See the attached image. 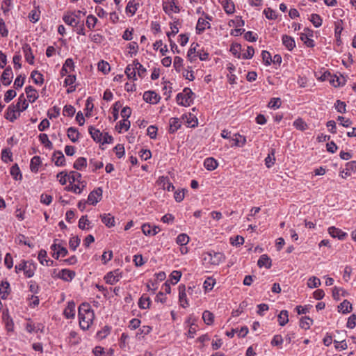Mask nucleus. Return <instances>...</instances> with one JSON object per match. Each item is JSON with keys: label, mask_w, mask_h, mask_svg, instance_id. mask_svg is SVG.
Here are the masks:
<instances>
[{"label": "nucleus", "mask_w": 356, "mask_h": 356, "mask_svg": "<svg viewBox=\"0 0 356 356\" xmlns=\"http://www.w3.org/2000/svg\"><path fill=\"white\" fill-rule=\"evenodd\" d=\"M79 323L83 330H89L95 320V312L88 303H82L78 309Z\"/></svg>", "instance_id": "nucleus-1"}, {"label": "nucleus", "mask_w": 356, "mask_h": 356, "mask_svg": "<svg viewBox=\"0 0 356 356\" xmlns=\"http://www.w3.org/2000/svg\"><path fill=\"white\" fill-rule=\"evenodd\" d=\"M37 268L36 264L32 260H21L15 266V271L16 273L23 272L24 275L26 278L33 277Z\"/></svg>", "instance_id": "nucleus-2"}, {"label": "nucleus", "mask_w": 356, "mask_h": 356, "mask_svg": "<svg viewBox=\"0 0 356 356\" xmlns=\"http://www.w3.org/2000/svg\"><path fill=\"white\" fill-rule=\"evenodd\" d=\"M194 93L189 88H185L181 92L177 95L176 102L177 104L182 106H189L193 102V96Z\"/></svg>", "instance_id": "nucleus-3"}, {"label": "nucleus", "mask_w": 356, "mask_h": 356, "mask_svg": "<svg viewBox=\"0 0 356 356\" xmlns=\"http://www.w3.org/2000/svg\"><path fill=\"white\" fill-rule=\"evenodd\" d=\"M203 260L211 265L218 266L225 260L223 253L209 251L203 254Z\"/></svg>", "instance_id": "nucleus-4"}, {"label": "nucleus", "mask_w": 356, "mask_h": 356, "mask_svg": "<svg viewBox=\"0 0 356 356\" xmlns=\"http://www.w3.org/2000/svg\"><path fill=\"white\" fill-rule=\"evenodd\" d=\"M81 10L67 11L62 17L63 22L72 28H74L81 21Z\"/></svg>", "instance_id": "nucleus-5"}, {"label": "nucleus", "mask_w": 356, "mask_h": 356, "mask_svg": "<svg viewBox=\"0 0 356 356\" xmlns=\"http://www.w3.org/2000/svg\"><path fill=\"white\" fill-rule=\"evenodd\" d=\"M213 20V17L210 15H207L205 17H200L198 18L196 26L195 32L197 35L202 34L205 30L211 29V23Z\"/></svg>", "instance_id": "nucleus-6"}, {"label": "nucleus", "mask_w": 356, "mask_h": 356, "mask_svg": "<svg viewBox=\"0 0 356 356\" xmlns=\"http://www.w3.org/2000/svg\"><path fill=\"white\" fill-rule=\"evenodd\" d=\"M313 37L314 31L309 28H305L303 32L300 35L301 41H302L307 47L310 48H313L316 45L314 40L312 39Z\"/></svg>", "instance_id": "nucleus-7"}, {"label": "nucleus", "mask_w": 356, "mask_h": 356, "mask_svg": "<svg viewBox=\"0 0 356 356\" xmlns=\"http://www.w3.org/2000/svg\"><path fill=\"white\" fill-rule=\"evenodd\" d=\"M103 191L102 188L98 187L91 191L88 196V203L91 205L97 204L102 197Z\"/></svg>", "instance_id": "nucleus-8"}, {"label": "nucleus", "mask_w": 356, "mask_h": 356, "mask_svg": "<svg viewBox=\"0 0 356 356\" xmlns=\"http://www.w3.org/2000/svg\"><path fill=\"white\" fill-rule=\"evenodd\" d=\"M121 277L122 272L119 269H116L107 273L104 279L107 284L113 285L117 283Z\"/></svg>", "instance_id": "nucleus-9"}, {"label": "nucleus", "mask_w": 356, "mask_h": 356, "mask_svg": "<svg viewBox=\"0 0 356 356\" xmlns=\"http://www.w3.org/2000/svg\"><path fill=\"white\" fill-rule=\"evenodd\" d=\"M51 250L53 252V257L58 259L60 257H65L68 252L67 250L60 244H57L56 241L51 245Z\"/></svg>", "instance_id": "nucleus-10"}, {"label": "nucleus", "mask_w": 356, "mask_h": 356, "mask_svg": "<svg viewBox=\"0 0 356 356\" xmlns=\"http://www.w3.org/2000/svg\"><path fill=\"white\" fill-rule=\"evenodd\" d=\"M20 116V112L14 106V104L8 106L5 113V118L11 122H15Z\"/></svg>", "instance_id": "nucleus-11"}, {"label": "nucleus", "mask_w": 356, "mask_h": 356, "mask_svg": "<svg viewBox=\"0 0 356 356\" xmlns=\"http://www.w3.org/2000/svg\"><path fill=\"white\" fill-rule=\"evenodd\" d=\"M178 289L179 305L183 308H187L188 307H189V302L187 298L185 285L180 284L178 287Z\"/></svg>", "instance_id": "nucleus-12"}, {"label": "nucleus", "mask_w": 356, "mask_h": 356, "mask_svg": "<svg viewBox=\"0 0 356 356\" xmlns=\"http://www.w3.org/2000/svg\"><path fill=\"white\" fill-rule=\"evenodd\" d=\"M327 232L332 237L337 238L341 241L345 240L348 236V234L346 232L334 226L330 227Z\"/></svg>", "instance_id": "nucleus-13"}, {"label": "nucleus", "mask_w": 356, "mask_h": 356, "mask_svg": "<svg viewBox=\"0 0 356 356\" xmlns=\"http://www.w3.org/2000/svg\"><path fill=\"white\" fill-rule=\"evenodd\" d=\"M156 182L157 184L163 190H166L168 191H172L175 190V186L170 181L168 177L161 176L159 177Z\"/></svg>", "instance_id": "nucleus-14"}, {"label": "nucleus", "mask_w": 356, "mask_h": 356, "mask_svg": "<svg viewBox=\"0 0 356 356\" xmlns=\"http://www.w3.org/2000/svg\"><path fill=\"white\" fill-rule=\"evenodd\" d=\"M13 78V73L12 69L10 66H8L6 67L3 72L1 76V81L2 82L3 85L7 86L11 83Z\"/></svg>", "instance_id": "nucleus-15"}, {"label": "nucleus", "mask_w": 356, "mask_h": 356, "mask_svg": "<svg viewBox=\"0 0 356 356\" xmlns=\"http://www.w3.org/2000/svg\"><path fill=\"white\" fill-rule=\"evenodd\" d=\"M143 99L147 102L152 104H157L160 99V96L154 91H146L143 94Z\"/></svg>", "instance_id": "nucleus-16"}, {"label": "nucleus", "mask_w": 356, "mask_h": 356, "mask_svg": "<svg viewBox=\"0 0 356 356\" xmlns=\"http://www.w3.org/2000/svg\"><path fill=\"white\" fill-rule=\"evenodd\" d=\"M2 321L5 324L6 329L8 332L13 330L14 323L12 318L10 317L8 310H3L2 313Z\"/></svg>", "instance_id": "nucleus-17"}, {"label": "nucleus", "mask_w": 356, "mask_h": 356, "mask_svg": "<svg viewBox=\"0 0 356 356\" xmlns=\"http://www.w3.org/2000/svg\"><path fill=\"white\" fill-rule=\"evenodd\" d=\"M76 273L70 269H62L58 275V277L65 282H71L75 277Z\"/></svg>", "instance_id": "nucleus-18"}, {"label": "nucleus", "mask_w": 356, "mask_h": 356, "mask_svg": "<svg viewBox=\"0 0 356 356\" xmlns=\"http://www.w3.org/2000/svg\"><path fill=\"white\" fill-rule=\"evenodd\" d=\"M22 49L26 61L30 65H33L35 56L30 45L29 44H24L22 47Z\"/></svg>", "instance_id": "nucleus-19"}, {"label": "nucleus", "mask_w": 356, "mask_h": 356, "mask_svg": "<svg viewBox=\"0 0 356 356\" xmlns=\"http://www.w3.org/2000/svg\"><path fill=\"white\" fill-rule=\"evenodd\" d=\"M75 307L74 301H70L67 302V305L63 311V315L67 319H73L75 317Z\"/></svg>", "instance_id": "nucleus-20"}, {"label": "nucleus", "mask_w": 356, "mask_h": 356, "mask_svg": "<svg viewBox=\"0 0 356 356\" xmlns=\"http://www.w3.org/2000/svg\"><path fill=\"white\" fill-rule=\"evenodd\" d=\"M76 79V76L72 74L67 75L65 79L64 86L66 87L68 86L67 90V93H72L76 90V86L74 85Z\"/></svg>", "instance_id": "nucleus-21"}, {"label": "nucleus", "mask_w": 356, "mask_h": 356, "mask_svg": "<svg viewBox=\"0 0 356 356\" xmlns=\"http://www.w3.org/2000/svg\"><path fill=\"white\" fill-rule=\"evenodd\" d=\"M25 92L29 102H35L39 97L38 91L31 86L25 88Z\"/></svg>", "instance_id": "nucleus-22"}, {"label": "nucleus", "mask_w": 356, "mask_h": 356, "mask_svg": "<svg viewBox=\"0 0 356 356\" xmlns=\"http://www.w3.org/2000/svg\"><path fill=\"white\" fill-rule=\"evenodd\" d=\"M168 6H163V10L167 14L179 13L180 9L177 5V0H168Z\"/></svg>", "instance_id": "nucleus-23"}, {"label": "nucleus", "mask_w": 356, "mask_h": 356, "mask_svg": "<svg viewBox=\"0 0 356 356\" xmlns=\"http://www.w3.org/2000/svg\"><path fill=\"white\" fill-rule=\"evenodd\" d=\"M52 160L56 166L65 165V158L61 151H56L53 154Z\"/></svg>", "instance_id": "nucleus-24"}, {"label": "nucleus", "mask_w": 356, "mask_h": 356, "mask_svg": "<svg viewBox=\"0 0 356 356\" xmlns=\"http://www.w3.org/2000/svg\"><path fill=\"white\" fill-rule=\"evenodd\" d=\"M194 321L195 319L193 318L191 316H189L185 321V323L187 324V325L189 327L187 333V337L191 339L194 337L195 334L196 332V325Z\"/></svg>", "instance_id": "nucleus-25"}, {"label": "nucleus", "mask_w": 356, "mask_h": 356, "mask_svg": "<svg viewBox=\"0 0 356 356\" xmlns=\"http://www.w3.org/2000/svg\"><path fill=\"white\" fill-rule=\"evenodd\" d=\"M181 126V122L180 119L177 118H172L169 120V129L170 134L175 133Z\"/></svg>", "instance_id": "nucleus-26"}, {"label": "nucleus", "mask_w": 356, "mask_h": 356, "mask_svg": "<svg viewBox=\"0 0 356 356\" xmlns=\"http://www.w3.org/2000/svg\"><path fill=\"white\" fill-rule=\"evenodd\" d=\"M282 41L284 46L289 51H292L296 47L295 40L291 36L284 35L282 37Z\"/></svg>", "instance_id": "nucleus-27"}, {"label": "nucleus", "mask_w": 356, "mask_h": 356, "mask_svg": "<svg viewBox=\"0 0 356 356\" xmlns=\"http://www.w3.org/2000/svg\"><path fill=\"white\" fill-rule=\"evenodd\" d=\"M102 222L108 227L115 226V218L111 213H104L100 216Z\"/></svg>", "instance_id": "nucleus-28"}, {"label": "nucleus", "mask_w": 356, "mask_h": 356, "mask_svg": "<svg viewBox=\"0 0 356 356\" xmlns=\"http://www.w3.org/2000/svg\"><path fill=\"white\" fill-rule=\"evenodd\" d=\"M10 292V284L8 281H2L0 284V296L2 299H6Z\"/></svg>", "instance_id": "nucleus-29"}, {"label": "nucleus", "mask_w": 356, "mask_h": 356, "mask_svg": "<svg viewBox=\"0 0 356 356\" xmlns=\"http://www.w3.org/2000/svg\"><path fill=\"white\" fill-rule=\"evenodd\" d=\"M204 168L209 171L216 170L218 166V161L213 157H209L204 161Z\"/></svg>", "instance_id": "nucleus-30"}, {"label": "nucleus", "mask_w": 356, "mask_h": 356, "mask_svg": "<svg viewBox=\"0 0 356 356\" xmlns=\"http://www.w3.org/2000/svg\"><path fill=\"white\" fill-rule=\"evenodd\" d=\"M182 118L185 120V123L188 127H195L197 126V119L192 113L185 114L182 116Z\"/></svg>", "instance_id": "nucleus-31"}, {"label": "nucleus", "mask_w": 356, "mask_h": 356, "mask_svg": "<svg viewBox=\"0 0 356 356\" xmlns=\"http://www.w3.org/2000/svg\"><path fill=\"white\" fill-rule=\"evenodd\" d=\"M199 47L197 43H192L187 53V58L191 61L193 62L196 60L197 51V48Z\"/></svg>", "instance_id": "nucleus-32"}, {"label": "nucleus", "mask_w": 356, "mask_h": 356, "mask_svg": "<svg viewBox=\"0 0 356 356\" xmlns=\"http://www.w3.org/2000/svg\"><path fill=\"white\" fill-rule=\"evenodd\" d=\"M134 60L131 64H129L125 68V74L127 76L129 79H132L134 81L137 79L136 77V68H135Z\"/></svg>", "instance_id": "nucleus-33"}, {"label": "nucleus", "mask_w": 356, "mask_h": 356, "mask_svg": "<svg viewBox=\"0 0 356 356\" xmlns=\"http://www.w3.org/2000/svg\"><path fill=\"white\" fill-rule=\"evenodd\" d=\"M14 106H15L19 112H22L28 108L29 104L27 103L24 94L19 95L18 101L16 104H14Z\"/></svg>", "instance_id": "nucleus-34"}, {"label": "nucleus", "mask_w": 356, "mask_h": 356, "mask_svg": "<svg viewBox=\"0 0 356 356\" xmlns=\"http://www.w3.org/2000/svg\"><path fill=\"white\" fill-rule=\"evenodd\" d=\"M88 132L90 134L92 138L97 143H100L102 140L103 133L101 132L99 129L94 128L93 127H90L88 128Z\"/></svg>", "instance_id": "nucleus-35"}, {"label": "nucleus", "mask_w": 356, "mask_h": 356, "mask_svg": "<svg viewBox=\"0 0 356 356\" xmlns=\"http://www.w3.org/2000/svg\"><path fill=\"white\" fill-rule=\"evenodd\" d=\"M81 175L76 171H70L68 173V181L70 183L78 182L79 184H86L84 181H81Z\"/></svg>", "instance_id": "nucleus-36"}, {"label": "nucleus", "mask_w": 356, "mask_h": 356, "mask_svg": "<svg viewBox=\"0 0 356 356\" xmlns=\"http://www.w3.org/2000/svg\"><path fill=\"white\" fill-rule=\"evenodd\" d=\"M152 300L149 296L145 294L142 295V296L139 298L138 300V307L141 309H146L149 308Z\"/></svg>", "instance_id": "nucleus-37"}, {"label": "nucleus", "mask_w": 356, "mask_h": 356, "mask_svg": "<svg viewBox=\"0 0 356 356\" xmlns=\"http://www.w3.org/2000/svg\"><path fill=\"white\" fill-rule=\"evenodd\" d=\"M67 137L72 143H76L79 138V132L74 127H70L67 131Z\"/></svg>", "instance_id": "nucleus-38"}, {"label": "nucleus", "mask_w": 356, "mask_h": 356, "mask_svg": "<svg viewBox=\"0 0 356 356\" xmlns=\"http://www.w3.org/2000/svg\"><path fill=\"white\" fill-rule=\"evenodd\" d=\"M225 12L228 14H233L235 12V6L232 0H225L222 3Z\"/></svg>", "instance_id": "nucleus-39"}, {"label": "nucleus", "mask_w": 356, "mask_h": 356, "mask_svg": "<svg viewBox=\"0 0 356 356\" xmlns=\"http://www.w3.org/2000/svg\"><path fill=\"white\" fill-rule=\"evenodd\" d=\"M257 265L261 267H266V268H270L271 266V259L267 254H262L258 261Z\"/></svg>", "instance_id": "nucleus-40"}, {"label": "nucleus", "mask_w": 356, "mask_h": 356, "mask_svg": "<svg viewBox=\"0 0 356 356\" xmlns=\"http://www.w3.org/2000/svg\"><path fill=\"white\" fill-rule=\"evenodd\" d=\"M10 173L15 180H16V181L22 180V175L21 170L17 163L14 164L10 168Z\"/></svg>", "instance_id": "nucleus-41"}, {"label": "nucleus", "mask_w": 356, "mask_h": 356, "mask_svg": "<svg viewBox=\"0 0 356 356\" xmlns=\"http://www.w3.org/2000/svg\"><path fill=\"white\" fill-rule=\"evenodd\" d=\"M138 7V3L136 2L134 0H130L126 6V13H130L132 16L136 14Z\"/></svg>", "instance_id": "nucleus-42"}, {"label": "nucleus", "mask_w": 356, "mask_h": 356, "mask_svg": "<svg viewBox=\"0 0 356 356\" xmlns=\"http://www.w3.org/2000/svg\"><path fill=\"white\" fill-rule=\"evenodd\" d=\"M41 165V159L38 156H35L31 159L30 169L33 172H37L39 167Z\"/></svg>", "instance_id": "nucleus-43"}, {"label": "nucleus", "mask_w": 356, "mask_h": 356, "mask_svg": "<svg viewBox=\"0 0 356 356\" xmlns=\"http://www.w3.org/2000/svg\"><path fill=\"white\" fill-rule=\"evenodd\" d=\"M87 166V160L85 157H79L74 163L73 167L77 170H83Z\"/></svg>", "instance_id": "nucleus-44"}, {"label": "nucleus", "mask_w": 356, "mask_h": 356, "mask_svg": "<svg viewBox=\"0 0 356 356\" xmlns=\"http://www.w3.org/2000/svg\"><path fill=\"white\" fill-rule=\"evenodd\" d=\"M85 186H86V184L80 185V184H72V183H70V184L69 186L65 187V190L67 191H72L76 194H81Z\"/></svg>", "instance_id": "nucleus-45"}, {"label": "nucleus", "mask_w": 356, "mask_h": 356, "mask_svg": "<svg viewBox=\"0 0 356 356\" xmlns=\"http://www.w3.org/2000/svg\"><path fill=\"white\" fill-rule=\"evenodd\" d=\"M338 308L339 311L343 314H348L352 310V305L348 300H344L341 303H340Z\"/></svg>", "instance_id": "nucleus-46"}, {"label": "nucleus", "mask_w": 356, "mask_h": 356, "mask_svg": "<svg viewBox=\"0 0 356 356\" xmlns=\"http://www.w3.org/2000/svg\"><path fill=\"white\" fill-rule=\"evenodd\" d=\"M74 61L72 58H67L65 61V63L63 64L60 74H63V71H65V73H68L72 70H74Z\"/></svg>", "instance_id": "nucleus-47"}, {"label": "nucleus", "mask_w": 356, "mask_h": 356, "mask_svg": "<svg viewBox=\"0 0 356 356\" xmlns=\"http://www.w3.org/2000/svg\"><path fill=\"white\" fill-rule=\"evenodd\" d=\"M31 77L35 84L42 85L44 82L43 75L37 70H33Z\"/></svg>", "instance_id": "nucleus-48"}, {"label": "nucleus", "mask_w": 356, "mask_h": 356, "mask_svg": "<svg viewBox=\"0 0 356 356\" xmlns=\"http://www.w3.org/2000/svg\"><path fill=\"white\" fill-rule=\"evenodd\" d=\"M278 322L280 326L285 325L289 322V312L286 310H282L278 315Z\"/></svg>", "instance_id": "nucleus-49"}, {"label": "nucleus", "mask_w": 356, "mask_h": 356, "mask_svg": "<svg viewBox=\"0 0 356 356\" xmlns=\"http://www.w3.org/2000/svg\"><path fill=\"white\" fill-rule=\"evenodd\" d=\"M241 45L238 43H233L230 47L231 53L237 58H241Z\"/></svg>", "instance_id": "nucleus-50"}, {"label": "nucleus", "mask_w": 356, "mask_h": 356, "mask_svg": "<svg viewBox=\"0 0 356 356\" xmlns=\"http://www.w3.org/2000/svg\"><path fill=\"white\" fill-rule=\"evenodd\" d=\"M81 341V338L79 337L78 333L76 331H71L70 332L68 337V342L71 345H76L79 344Z\"/></svg>", "instance_id": "nucleus-51"}, {"label": "nucleus", "mask_w": 356, "mask_h": 356, "mask_svg": "<svg viewBox=\"0 0 356 356\" xmlns=\"http://www.w3.org/2000/svg\"><path fill=\"white\" fill-rule=\"evenodd\" d=\"M232 140L234 142V145L237 147H243L246 143L245 137L239 134H235Z\"/></svg>", "instance_id": "nucleus-52"}, {"label": "nucleus", "mask_w": 356, "mask_h": 356, "mask_svg": "<svg viewBox=\"0 0 356 356\" xmlns=\"http://www.w3.org/2000/svg\"><path fill=\"white\" fill-rule=\"evenodd\" d=\"M1 160L4 163H8V162L13 161V153L11 152V151L9 149L5 148V149H2Z\"/></svg>", "instance_id": "nucleus-53"}, {"label": "nucleus", "mask_w": 356, "mask_h": 356, "mask_svg": "<svg viewBox=\"0 0 356 356\" xmlns=\"http://www.w3.org/2000/svg\"><path fill=\"white\" fill-rule=\"evenodd\" d=\"M39 140L47 149H51L53 148V144L49 140L48 136L46 134H40L39 135Z\"/></svg>", "instance_id": "nucleus-54"}, {"label": "nucleus", "mask_w": 356, "mask_h": 356, "mask_svg": "<svg viewBox=\"0 0 356 356\" xmlns=\"http://www.w3.org/2000/svg\"><path fill=\"white\" fill-rule=\"evenodd\" d=\"M111 330V327L110 326L105 325L101 330L97 332L96 336L99 339H104L110 334Z\"/></svg>", "instance_id": "nucleus-55"}, {"label": "nucleus", "mask_w": 356, "mask_h": 356, "mask_svg": "<svg viewBox=\"0 0 356 356\" xmlns=\"http://www.w3.org/2000/svg\"><path fill=\"white\" fill-rule=\"evenodd\" d=\"M313 323V320L308 316H304L300 318V327L305 330L309 329L311 325Z\"/></svg>", "instance_id": "nucleus-56"}, {"label": "nucleus", "mask_w": 356, "mask_h": 356, "mask_svg": "<svg viewBox=\"0 0 356 356\" xmlns=\"http://www.w3.org/2000/svg\"><path fill=\"white\" fill-rule=\"evenodd\" d=\"M97 22L98 19L95 16L92 15H89L87 17L86 24L90 30H92L95 27Z\"/></svg>", "instance_id": "nucleus-57"}, {"label": "nucleus", "mask_w": 356, "mask_h": 356, "mask_svg": "<svg viewBox=\"0 0 356 356\" xmlns=\"http://www.w3.org/2000/svg\"><path fill=\"white\" fill-rule=\"evenodd\" d=\"M190 241L189 236L186 234H180L176 238V243L180 246H184L188 243Z\"/></svg>", "instance_id": "nucleus-58"}, {"label": "nucleus", "mask_w": 356, "mask_h": 356, "mask_svg": "<svg viewBox=\"0 0 356 356\" xmlns=\"http://www.w3.org/2000/svg\"><path fill=\"white\" fill-rule=\"evenodd\" d=\"M275 161V149H271L270 152L268 154L265 159V165L268 168H271Z\"/></svg>", "instance_id": "nucleus-59"}, {"label": "nucleus", "mask_w": 356, "mask_h": 356, "mask_svg": "<svg viewBox=\"0 0 356 356\" xmlns=\"http://www.w3.org/2000/svg\"><path fill=\"white\" fill-rule=\"evenodd\" d=\"M202 319L207 325H210L213 323L214 316L211 312L206 310L202 314Z\"/></svg>", "instance_id": "nucleus-60"}, {"label": "nucleus", "mask_w": 356, "mask_h": 356, "mask_svg": "<svg viewBox=\"0 0 356 356\" xmlns=\"http://www.w3.org/2000/svg\"><path fill=\"white\" fill-rule=\"evenodd\" d=\"M90 222L88 220L87 216H81L79 220V227L83 230L89 229L90 228Z\"/></svg>", "instance_id": "nucleus-61"}, {"label": "nucleus", "mask_w": 356, "mask_h": 356, "mask_svg": "<svg viewBox=\"0 0 356 356\" xmlns=\"http://www.w3.org/2000/svg\"><path fill=\"white\" fill-rule=\"evenodd\" d=\"M244 24V21L239 16H236L234 19H231L228 22L229 26H235L236 28L242 27Z\"/></svg>", "instance_id": "nucleus-62"}, {"label": "nucleus", "mask_w": 356, "mask_h": 356, "mask_svg": "<svg viewBox=\"0 0 356 356\" xmlns=\"http://www.w3.org/2000/svg\"><path fill=\"white\" fill-rule=\"evenodd\" d=\"M309 20L316 28L320 27L323 23V19L319 15L315 13L311 15Z\"/></svg>", "instance_id": "nucleus-63"}, {"label": "nucleus", "mask_w": 356, "mask_h": 356, "mask_svg": "<svg viewBox=\"0 0 356 356\" xmlns=\"http://www.w3.org/2000/svg\"><path fill=\"white\" fill-rule=\"evenodd\" d=\"M216 284V280L212 277H208L203 283V287L206 292L210 291L213 289Z\"/></svg>", "instance_id": "nucleus-64"}]
</instances>
